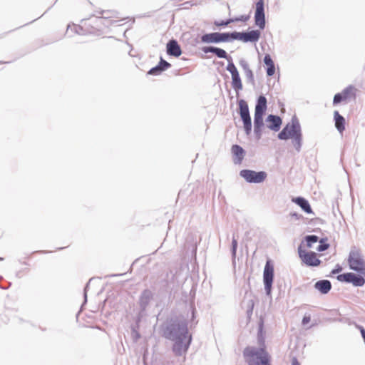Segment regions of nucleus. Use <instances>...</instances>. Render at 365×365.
I'll list each match as a JSON object with an SVG mask.
<instances>
[{"mask_svg": "<svg viewBox=\"0 0 365 365\" xmlns=\"http://www.w3.org/2000/svg\"><path fill=\"white\" fill-rule=\"evenodd\" d=\"M267 101L265 96H260L258 97L254 115V133L257 140H259L262 137L264 127L263 115L267 108Z\"/></svg>", "mask_w": 365, "mask_h": 365, "instance_id": "20e7f679", "label": "nucleus"}, {"mask_svg": "<svg viewBox=\"0 0 365 365\" xmlns=\"http://www.w3.org/2000/svg\"><path fill=\"white\" fill-rule=\"evenodd\" d=\"M292 365H300L296 357H294L292 360Z\"/></svg>", "mask_w": 365, "mask_h": 365, "instance_id": "79ce46f5", "label": "nucleus"}, {"mask_svg": "<svg viewBox=\"0 0 365 365\" xmlns=\"http://www.w3.org/2000/svg\"><path fill=\"white\" fill-rule=\"evenodd\" d=\"M243 124H244V128L245 133L247 135H250L252 131V120L251 118L242 120Z\"/></svg>", "mask_w": 365, "mask_h": 365, "instance_id": "c756f323", "label": "nucleus"}, {"mask_svg": "<svg viewBox=\"0 0 365 365\" xmlns=\"http://www.w3.org/2000/svg\"><path fill=\"white\" fill-rule=\"evenodd\" d=\"M292 202L299 205L304 212L307 214L313 213L312 209L307 200L302 197H297L292 199Z\"/></svg>", "mask_w": 365, "mask_h": 365, "instance_id": "a211bd4d", "label": "nucleus"}, {"mask_svg": "<svg viewBox=\"0 0 365 365\" xmlns=\"http://www.w3.org/2000/svg\"><path fill=\"white\" fill-rule=\"evenodd\" d=\"M348 262L351 269L365 276V260L358 251L350 252Z\"/></svg>", "mask_w": 365, "mask_h": 365, "instance_id": "423d86ee", "label": "nucleus"}, {"mask_svg": "<svg viewBox=\"0 0 365 365\" xmlns=\"http://www.w3.org/2000/svg\"><path fill=\"white\" fill-rule=\"evenodd\" d=\"M252 310H253V302H252V304L250 306V307L247 309V315L250 317V315H252Z\"/></svg>", "mask_w": 365, "mask_h": 365, "instance_id": "a19ab883", "label": "nucleus"}, {"mask_svg": "<svg viewBox=\"0 0 365 365\" xmlns=\"http://www.w3.org/2000/svg\"><path fill=\"white\" fill-rule=\"evenodd\" d=\"M154 294L149 289H145L139 296L138 304L141 312H145L153 299Z\"/></svg>", "mask_w": 365, "mask_h": 365, "instance_id": "ddd939ff", "label": "nucleus"}, {"mask_svg": "<svg viewBox=\"0 0 365 365\" xmlns=\"http://www.w3.org/2000/svg\"><path fill=\"white\" fill-rule=\"evenodd\" d=\"M290 215L297 220H301L303 218V216L302 215L298 214L297 212H291Z\"/></svg>", "mask_w": 365, "mask_h": 365, "instance_id": "58836bf2", "label": "nucleus"}, {"mask_svg": "<svg viewBox=\"0 0 365 365\" xmlns=\"http://www.w3.org/2000/svg\"><path fill=\"white\" fill-rule=\"evenodd\" d=\"M16 276L19 277H21V273L20 272H17L16 273Z\"/></svg>", "mask_w": 365, "mask_h": 365, "instance_id": "a18cd8bd", "label": "nucleus"}, {"mask_svg": "<svg viewBox=\"0 0 365 365\" xmlns=\"http://www.w3.org/2000/svg\"><path fill=\"white\" fill-rule=\"evenodd\" d=\"M231 150L235 156L234 163L235 164H240L245 155V150L239 145H233Z\"/></svg>", "mask_w": 365, "mask_h": 365, "instance_id": "6ab92c4d", "label": "nucleus"}, {"mask_svg": "<svg viewBox=\"0 0 365 365\" xmlns=\"http://www.w3.org/2000/svg\"><path fill=\"white\" fill-rule=\"evenodd\" d=\"M239 64L241 66V68L243 69L244 73L246 72L247 71L250 70L249 63H248L247 61L245 60V58H240L239 61Z\"/></svg>", "mask_w": 365, "mask_h": 365, "instance_id": "2f4dec72", "label": "nucleus"}, {"mask_svg": "<svg viewBox=\"0 0 365 365\" xmlns=\"http://www.w3.org/2000/svg\"><path fill=\"white\" fill-rule=\"evenodd\" d=\"M112 16H113L112 15H107V16H101L97 20L98 21H101L102 19H108V18L112 17Z\"/></svg>", "mask_w": 365, "mask_h": 365, "instance_id": "37998d69", "label": "nucleus"}, {"mask_svg": "<svg viewBox=\"0 0 365 365\" xmlns=\"http://www.w3.org/2000/svg\"><path fill=\"white\" fill-rule=\"evenodd\" d=\"M232 19L233 20V22H235V21H247L249 19V16H248L242 15V16H240L239 17H235V18H233Z\"/></svg>", "mask_w": 365, "mask_h": 365, "instance_id": "c9c22d12", "label": "nucleus"}, {"mask_svg": "<svg viewBox=\"0 0 365 365\" xmlns=\"http://www.w3.org/2000/svg\"><path fill=\"white\" fill-rule=\"evenodd\" d=\"M354 90H355V88L353 86H349L346 88H345L341 91L343 98L346 100L349 98L350 94H351V93L355 96V93H354Z\"/></svg>", "mask_w": 365, "mask_h": 365, "instance_id": "cd10ccee", "label": "nucleus"}, {"mask_svg": "<svg viewBox=\"0 0 365 365\" xmlns=\"http://www.w3.org/2000/svg\"><path fill=\"white\" fill-rule=\"evenodd\" d=\"M245 75L246 76L247 82L250 83L252 86H255V79L252 71L251 69L247 71L246 72H245Z\"/></svg>", "mask_w": 365, "mask_h": 365, "instance_id": "c85d7f7f", "label": "nucleus"}, {"mask_svg": "<svg viewBox=\"0 0 365 365\" xmlns=\"http://www.w3.org/2000/svg\"><path fill=\"white\" fill-rule=\"evenodd\" d=\"M235 40H240L245 43L257 42L260 37V31L258 30H252L247 32L234 31Z\"/></svg>", "mask_w": 365, "mask_h": 365, "instance_id": "9d476101", "label": "nucleus"}, {"mask_svg": "<svg viewBox=\"0 0 365 365\" xmlns=\"http://www.w3.org/2000/svg\"><path fill=\"white\" fill-rule=\"evenodd\" d=\"M304 239L307 243L306 245L308 248H311L314 243L319 241V237L317 235H307Z\"/></svg>", "mask_w": 365, "mask_h": 365, "instance_id": "a878e982", "label": "nucleus"}, {"mask_svg": "<svg viewBox=\"0 0 365 365\" xmlns=\"http://www.w3.org/2000/svg\"><path fill=\"white\" fill-rule=\"evenodd\" d=\"M274 279V266L270 260H267L263 272V281L264 289L267 295L271 294L272 284Z\"/></svg>", "mask_w": 365, "mask_h": 365, "instance_id": "6e6552de", "label": "nucleus"}, {"mask_svg": "<svg viewBox=\"0 0 365 365\" xmlns=\"http://www.w3.org/2000/svg\"><path fill=\"white\" fill-rule=\"evenodd\" d=\"M110 13H111V11H101L99 12V14H101V16H103L104 14H110Z\"/></svg>", "mask_w": 365, "mask_h": 365, "instance_id": "c03bdc74", "label": "nucleus"}, {"mask_svg": "<svg viewBox=\"0 0 365 365\" xmlns=\"http://www.w3.org/2000/svg\"><path fill=\"white\" fill-rule=\"evenodd\" d=\"M266 120L270 123V124L267 125L270 130L276 132L279 130L282 123L279 116L271 114L267 117Z\"/></svg>", "mask_w": 365, "mask_h": 365, "instance_id": "f3484780", "label": "nucleus"}, {"mask_svg": "<svg viewBox=\"0 0 365 365\" xmlns=\"http://www.w3.org/2000/svg\"><path fill=\"white\" fill-rule=\"evenodd\" d=\"M279 140H288L292 138V143L297 152H299L302 145V133L301 125L298 118L294 115L292 118L291 122L279 133Z\"/></svg>", "mask_w": 365, "mask_h": 365, "instance_id": "7ed1b4c3", "label": "nucleus"}, {"mask_svg": "<svg viewBox=\"0 0 365 365\" xmlns=\"http://www.w3.org/2000/svg\"><path fill=\"white\" fill-rule=\"evenodd\" d=\"M167 53L175 57H178L181 55L182 50L176 40L172 39L168 41L167 43Z\"/></svg>", "mask_w": 365, "mask_h": 365, "instance_id": "dca6fc26", "label": "nucleus"}, {"mask_svg": "<svg viewBox=\"0 0 365 365\" xmlns=\"http://www.w3.org/2000/svg\"><path fill=\"white\" fill-rule=\"evenodd\" d=\"M341 270H342V267L338 264L336 265L335 268L334 269H332L331 274H337V273L340 272Z\"/></svg>", "mask_w": 365, "mask_h": 365, "instance_id": "4c0bfd02", "label": "nucleus"}, {"mask_svg": "<svg viewBox=\"0 0 365 365\" xmlns=\"http://www.w3.org/2000/svg\"><path fill=\"white\" fill-rule=\"evenodd\" d=\"M233 41H235L234 32H214L206 34L201 36V41L207 43H219L221 42H232Z\"/></svg>", "mask_w": 365, "mask_h": 365, "instance_id": "39448f33", "label": "nucleus"}, {"mask_svg": "<svg viewBox=\"0 0 365 365\" xmlns=\"http://www.w3.org/2000/svg\"><path fill=\"white\" fill-rule=\"evenodd\" d=\"M344 100H345V99L343 98V95H342L341 92L335 94L334 96L333 105H336V104L341 103Z\"/></svg>", "mask_w": 365, "mask_h": 365, "instance_id": "473e14b6", "label": "nucleus"}, {"mask_svg": "<svg viewBox=\"0 0 365 365\" xmlns=\"http://www.w3.org/2000/svg\"><path fill=\"white\" fill-rule=\"evenodd\" d=\"M171 67V64L164 60L162 57L160 59V61L158 65L150 68L148 74L152 75V76H159L161 74L163 71L167 70L168 68Z\"/></svg>", "mask_w": 365, "mask_h": 365, "instance_id": "2eb2a0df", "label": "nucleus"}, {"mask_svg": "<svg viewBox=\"0 0 365 365\" xmlns=\"http://www.w3.org/2000/svg\"><path fill=\"white\" fill-rule=\"evenodd\" d=\"M240 175L249 183H260L267 178V173L264 171L256 172L252 170H242Z\"/></svg>", "mask_w": 365, "mask_h": 365, "instance_id": "0eeeda50", "label": "nucleus"}, {"mask_svg": "<svg viewBox=\"0 0 365 365\" xmlns=\"http://www.w3.org/2000/svg\"><path fill=\"white\" fill-rule=\"evenodd\" d=\"M202 51L205 53H212L215 55H216L218 58H225L228 61V63H233L232 56L228 55L227 52L222 48L210 46L202 47Z\"/></svg>", "mask_w": 365, "mask_h": 365, "instance_id": "4468645a", "label": "nucleus"}, {"mask_svg": "<svg viewBox=\"0 0 365 365\" xmlns=\"http://www.w3.org/2000/svg\"><path fill=\"white\" fill-rule=\"evenodd\" d=\"M314 288L320 293L326 294L329 292L331 289V284L327 279H322L317 282L314 284Z\"/></svg>", "mask_w": 365, "mask_h": 365, "instance_id": "aec40b11", "label": "nucleus"}, {"mask_svg": "<svg viewBox=\"0 0 365 365\" xmlns=\"http://www.w3.org/2000/svg\"><path fill=\"white\" fill-rule=\"evenodd\" d=\"M327 238H322V239H319V241L320 245L318 246V247L317 248V250L318 252H324L325 250H327L329 247V243H327Z\"/></svg>", "mask_w": 365, "mask_h": 365, "instance_id": "bb28decb", "label": "nucleus"}, {"mask_svg": "<svg viewBox=\"0 0 365 365\" xmlns=\"http://www.w3.org/2000/svg\"><path fill=\"white\" fill-rule=\"evenodd\" d=\"M91 279L89 280V282L86 284L85 288H84V301L86 302L87 301V290L89 287V283L91 282Z\"/></svg>", "mask_w": 365, "mask_h": 365, "instance_id": "ea45409f", "label": "nucleus"}, {"mask_svg": "<svg viewBox=\"0 0 365 365\" xmlns=\"http://www.w3.org/2000/svg\"><path fill=\"white\" fill-rule=\"evenodd\" d=\"M334 119L335 121L336 128L340 133H342L343 131L345 130L344 118L339 114V111L335 110L334 113Z\"/></svg>", "mask_w": 365, "mask_h": 365, "instance_id": "5701e85b", "label": "nucleus"}, {"mask_svg": "<svg viewBox=\"0 0 365 365\" xmlns=\"http://www.w3.org/2000/svg\"><path fill=\"white\" fill-rule=\"evenodd\" d=\"M299 257L302 259L303 262L309 267H317L321 263V260L317 257V254L314 252H306L302 250V246L300 245L298 247Z\"/></svg>", "mask_w": 365, "mask_h": 365, "instance_id": "1a4fd4ad", "label": "nucleus"}, {"mask_svg": "<svg viewBox=\"0 0 365 365\" xmlns=\"http://www.w3.org/2000/svg\"><path fill=\"white\" fill-rule=\"evenodd\" d=\"M232 76V86L237 93L242 89V83L239 72L234 63H228L226 68Z\"/></svg>", "mask_w": 365, "mask_h": 365, "instance_id": "f8f14e48", "label": "nucleus"}, {"mask_svg": "<svg viewBox=\"0 0 365 365\" xmlns=\"http://www.w3.org/2000/svg\"><path fill=\"white\" fill-rule=\"evenodd\" d=\"M361 274H356L349 272L348 283H351L355 287H363L365 284V279Z\"/></svg>", "mask_w": 365, "mask_h": 365, "instance_id": "412c9836", "label": "nucleus"}, {"mask_svg": "<svg viewBox=\"0 0 365 365\" xmlns=\"http://www.w3.org/2000/svg\"><path fill=\"white\" fill-rule=\"evenodd\" d=\"M69 29H71V31H73L75 33H76L78 34H81L82 31H83V28L81 26H78V25H75V24H73V26L68 25L67 26V31H68Z\"/></svg>", "mask_w": 365, "mask_h": 365, "instance_id": "7c9ffc66", "label": "nucleus"}, {"mask_svg": "<svg viewBox=\"0 0 365 365\" xmlns=\"http://www.w3.org/2000/svg\"><path fill=\"white\" fill-rule=\"evenodd\" d=\"M255 24L260 29L265 27V15H264V0H258L256 3V10L255 14Z\"/></svg>", "mask_w": 365, "mask_h": 365, "instance_id": "9b49d317", "label": "nucleus"}, {"mask_svg": "<svg viewBox=\"0 0 365 365\" xmlns=\"http://www.w3.org/2000/svg\"><path fill=\"white\" fill-rule=\"evenodd\" d=\"M349 272L344 273L337 276V279L340 282H345L348 283Z\"/></svg>", "mask_w": 365, "mask_h": 365, "instance_id": "f704fd0d", "label": "nucleus"}, {"mask_svg": "<svg viewBox=\"0 0 365 365\" xmlns=\"http://www.w3.org/2000/svg\"><path fill=\"white\" fill-rule=\"evenodd\" d=\"M264 63L267 66V75L268 76H272L275 72V66L269 54H265Z\"/></svg>", "mask_w": 365, "mask_h": 365, "instance_id": "b1692460", "label": "nucleus"}, {"mask_svg": "<svg viewBox=\"0 0 365 365\" xmlns=\"http://www.w3.org/2000/svg\"><path fill=\"white\" fill-rule=\"evenodd\" d=\"M231 23H233V20L232 19H228L225 21H215L214 24L217 26H225Z\"/></svg>", "mask_w": 365, "mask_h": 365, "instance_id": "72a5a7b5", "label": "nucleus"}, {"mask_svg": "<svg viewBox=\"0 0 365 365\" xmlns=\"http://www.w3.org/2000/svg\"><path fill=\"white\" fill-rule=\"evenodd\" d=\"M237 240L235 238V236L232 237V247H231V254H232V262L234 265L236 264V253H237Z\"/></svg>", "mask_w": 365, "mask_h": 365, "instance_id": "393cba45", "label": "nucleus"}, {"mask_svg": "<svg viewBox=\"0 0 365 365\" xmlns=\"http://www.w3.org/2000/svg\"><path fill=\"white\" fill-rule=\"evenodd\" d=\"M238 104L242 120L251 118L247 103L245 100L241 99L239 101Z\"/></svg>", "mask_w": 365, "mask_h": 365, "instance_id": "4be33fe9", "label": "nucleus"}, {"mask_svg": "<svg viewBox=\"0 0 365 365\" xmlns=\"http://www.w3.org/2000/svg\"><path fill=\"white\" fill-rule=\"evenodd\" d=\"M2 260H4V258L0 257V261H2Z\"/></svg>", "mask_w": 365, "mask_h": 365, "instance_id": "49530a36", "label": "nucleus"}, {"mask_svg": "<svg viewBox=\"0 0 365 365\" xmlns=\"http://www.w3.org/2000/svg\"><path fill=\"white\" fill-rule=\"evenodd\" d=\"M263 321L259 324L258 338L262 346H247L243 351V356L248 365H269V356L266 351L262 336Z\"/></svg>", "mask_w": 365, "mask_h": 365, "instance_id": "f03ea898", "label": "nucleus"}, {"mask_svg": "<svg viewBox=\"0 0 365 365\" xmlns=\"http://www.w3.org/2000/svg\"><path fill=\"white\" fill-rule=\"evenodd\" d=\"M310 320H311L310 315H304L302 319V324L303 325H306L307 324H308L310 322Z\"/></svg>", "mask_w": 365, "mask_h": 365, "instance_id": "e433bc0d", "label": "nucleus"}, {"mask_svg": "<svg viewBox=\"0 0 365 365\" xmlns=\"http://www.w3.org/2000/svg\"><path fill=\"white\" fill-rule=\"evenodd\" d=\"M162 336L172 341V350L176 356H182L188 349L192 336L189 334L187 320L172 317L161 325Z\"/></svg>", "mask_w": 365, "mask_h": 365, "instance_id": "f257e3e1", "label": "nucleus"}]
</instances>
